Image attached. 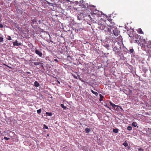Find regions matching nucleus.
Wrapping results in <instances>:
<instances>
[{
	"label": "nucleus",
	"instance_id": "nucleus-1",
	"mask_svg": "<svg viewBox=\"0 0 151 151\" xmlns=\"http://www.w3.org/2000/svg\"><path fill=\"white\" fill-rule=\"evenodd\" d=\"M109 104L114 108V109L117 111H119L121 112L123 111V109L121 106L112 103L111 101L109 102Z\"/></svg>",
	"mask_w": 151,
	"mask_h": 151
},
{
	"label": "nucleus",
	"instance_id": "nucleus-2",
	"mask_svg": "<svg viewBox=\"0 0 151 151\" xmlns=\"http://www.w3.org/2000/svg\"><path fill=\"white\" fill-rule=\"evenodd\" d=\"M112 29V31L111 30H110V33L112 34L113 33V34L116 36H117L119 35V34L120 32L117 29V28H115L114 29Z\"/></svg>",
	"mask_w": 151,
	"mask_h": 151
},
{
	"label": "nucleus",
	"instance_id": "nucleus-3",
	"mask_svg": "<svg viewBox=\"0 0 151 151\" xmlns=\"http://www.w3.org/2000/svg\"><path fill=\"white\" fill-rule=\"evenodd\" d=\"M99 28L101 30H103L105 31H109V29L107 27L102 24H99Z\"/></svg>",
	"mask_w": 151,
	"mask_h": 151
},
{
	"label": "nucleus",
	"instance_id": "nucleus-4",
	"mask_svg": "<svg viewBox=\"0 0 151 151\" xmlns=\"http://www.w3.org/2000/svg\"><path fill=\"white\" fill-rule=\"evenodd\" d=\"M35 52L37 55L39 56V57L42 58V53L40 51L37 49H35Z\"/></svg>",
	"mask_w": 151,
	"mask_h": 151
},
{
	"label": "nucleus",
	"instance_id": "nucleus-5",
	"mask_svg": "<svg viewBox=\"0 0 151 151\" xmlns=\"http://www.w3.org/2000/svg\"><path fill=\"white\" fill-rule=\"evenodd\" d=\"M85 16V15H84L83 14H79L77 15V19L79 20H82Z\"/></svg>",
	"mask_w": 151,
	"mask_h": 151
},
{
	"label": "nucleus",
	"instance_id": "nucleus-6",
	"mask_svg": "<svg viewBox=\"0 0 151 151\" xmlns=\"http://www.w3.org/2000/svg\"><path fill=\"white\" fill-rule=\"evenodd\" d=\"M146 43L147 44V47L148 50L151 51V41H148L147 42H146Z\"/></svg>",
	"mask_w": 151,
	"mask_h": 151
},
{
	"label": "nucleus",
	"instance_id": "nucleus-7",
	"mask_svg": "<svg viewBox=\"0 0 151 151\" xmlns=\"http://www.w3.org/2000/svg\"><path fill=\"white\" fill-rule=\"evenodd\" d=\"M13 43L14 46H19L21 45V43H19L18 41L17 40L13 42Z\"/></svg>",
	"mask_w": 151,
	"mask_h": 151
},
{
	"label": "nucleus",
	"instance_id": "nucleus-8",
	"mask_svg": "<svg viewBox=\"0 0 151 151\" xmlns=\"http://www.w3.org/2000/svg\"><path fill=\"white\" fill-rule=\"evenodd\" d=\"M142 70L143 72L146 73L147 71V69L146 68L144 67H142Z\"/></svg>",
	"mask_w": 151,
	"mask_h": 151
},
{
	"label": "nucleus",
	"instance_id": "nucleus-9",
	"mask_svg": "<svg viewBox=\"0 0 151 151\" xmlns=\"http://www.w3.org/2000/svg\"><path fill=\"white\" fill-rule=\"evenodd\" d=\"M132 125L134 127H137V128L138 127V126H137V124L136 122H133L132 124Z\"/></svg>",
	"mask_w": 151,
	"mask_h": 151
},
{
	"label": "nucleus",
	"instance_id": "nucleus-10",
	"mask_svg": "<svg viewBox=\"0 0 151 151\" xmlns=\"http://www.w3.org/2000/svg\"><path fill=\"white\" fill-rule=\"evenodd\" d=\"M34 84L35 86L37 87H38L40 86L39 83L36 81L34 82Z\"/></svg>",
	"mask_w": 151,
	"mask_h": 151
},
{
	"label": "nucleus",
	"instance_id": "nucleus-11",
	"mask_svg": "<svg viewBox=\"0 0 151 151\" xmlns=\"http://www.w3.org/2000/svg\"><path fill=\"white\" fill-rule=\"evenodd\" d=\"M41 63H40V62H35L33 63L35 65L37 66L38 65H40Z\"/></svg>",
	"mask_w": 151,
	"mask_h": 151
},
{
	"label": "nucleus",
	"instance_id": "nucleus-12",
	"mask_svg": "<svg viewBox=\"0 0 151 151\" xmlns=\"http://www.w3.org/2000/svg\"><path fill=\"white\" fill-rule=\"evenodd\" d=\"M100 96V99H99V101H103V98H104V96L102 95L101 94H99Z\"/></svg>",
	"mask_w": 151,
	"mask_h": 151
},
{
	"label": "nucleus",
	"instance_id": "nucleus-13",
	"mask_svg": "<svg viewBox=\"0 0 151 151\" xmlns=\"http://www.w3.org/2000/svg\"><path fill=\"white\" fill-rule=\"evenodd\" d=\"M113 49V51H118L119 50V47H118L116 46H115Z\"/></svg>",
	"mask_w": 151,
	"mask_h": 151
},
{
	"label": "nucleus",
	"instance_id": "nucleus-14",
	"mask_svg": "<svg viewBox=\"0 0 151 151\" xmlns=\"http://www.w3.org/2000/svg\"><path fill=\"white\" fill-rule=\"evenodd\" d=\"M119 129H118L115 128L113 129V132L115 133H117L118 132Z\"/></svg>",
	"mask_w": 151,
	"mask_h": 151
},
{
	"label": "nucleus",
	"instance_id": "nucleus-15",
	"mask_svg": "<svg viewBox=\"0 0 151 151\" xmlns=\"http://www.w3.org/2000/svg\"><path fill=\"white\" fill-rule=\"evenodd\" d=\"M138 32L140 34H143V32L142 31V30L141 28H139L138 29Z\"/></svg>",
	"mask_w": 151,
	"mask_h": 151
},
{
	"label": "nucleus",
	"instance_id": "nucleus-16",
	"mask_svg": "<svg viewBox=\"0 0 151 151\" xmlns=\"http://www.w3.org/2000/svg\"><path fill=\"white\" fill-rule=\"evenodd\" d=\"M91 130V129L89 128H86L85 129V131L86 133H89Z\"/></svg>",
	"mask_w": 151,
	"mask_h": 151
},
{
	"label": "nucleus",
	"instance_id": "nucleus-17",
	"mask_svg": "<svg viewBox=\"0 0 151 151\" xmlns=\"http://www.w3.org/2000/svg\"><path fill=\"white\" fill-rule=\"evenodd\" d=\"M122 145L125 147H127L128 145L126 141H125V142L122 144Z\"/></svg>",
	"mask_w": 151,
	"mask_h": 151
},
{
	"label": "nucleus",
	"instance_id": "nucleus-18",
	"mask_svg": "<svg viewBox=\"0 0 151 151\" xmlns=\"http://www.w3.org/2000/svg\"><path fill=\"white\" fill-rule=\"evenodd\" d=\"M46 115L48 116H51L52 115V114L51 112H46Z\"/></svg>",
	"mask_w": 151,
	"mask_h": 151
},
{
	"label": "nucleus",
	"instance_id": "nucleus-19",
	"mask_svg": "<svg viewBox=\"0 0 151 151\" xmlns=\"http://www.w3.org/2000/svg\"><path fill=\"white\" fill-rule=\"evenodd\" d=\"M138 148H137L138 151H144V149L141 147H138Z\"/></svg>",
	"mask_w": 151,
	"mask_h": 151
},
{
	"label": "nucleus",
	"instance_id": "nucleus-20",
	"mask_svg": "<svg viewBox=\"0 0 151 151\" xmlns=\"http://www.w3.org/2000/svg\"><path fill=\"white\" fill-rule=\"evenodd\" d=\"M60 106L64 109H65L66 108V106H64L63 104H61Z\"/></svg>",
	"mask_w": 151,
	"mask_h": 151
},
{
	"label": "nucleus",
	"instance_id": "nucleus-21",
	"mask_svg": "<svg viewBox=\"0 0 151 151\" xmlns=\"http://www.w3.org/2000/svg\"><path fill=\"white\" fill-rule=\"evenodd\" d=\"M104 47L106 48L108 50H109L108 48L109 47V44H106L104 45Z\"/></svg>",
	"mask_w": 151,
	"mask_h": 151
},
{
	"label": "nucleus",
	"instance_id": "nucleus-22",
	"mask_svg": "<svg viewBox=\"0 0 151 151\" xmlns=\"http://www.w3.org/2000/svg\"><path fill=\"white\" fill-rule=\"evenodd\" d=\"M127 129L129 131H130L132 130V127L130 126H128L127 127Z\"/></svg>",
	"mask_w": 151,
	"mask_h": 151
},
{
	"label": "nucleus",
	"instance_id": "nucleus-23",
	"mask_svg": "<svg viewBox=\"0 0 151 151\" xmlns=\"http://www.w3.org/2000/svg\"><path fill=\"white\" fill-rule=\"evenodd\" d=\"M134 50L133 48L130 49L129 50V53H133V52H134Z\"/></svg>",
	"mask_w": 151,
	"mask_h": 151
},
{
	"label": "nucleus",
	"instance_id": "nucleus-24",
	"mask_svg": "<svg viewBox=\"0 0 151 151\" xmlns=\"http://www.w3.org/2000/svg\"><path fill=\"white\" fill-rule=\"evenodd\" d=\"M37 112L38 114H40L41 112V109H40L37 110Z\"/></svg>",
	"mask_w": 151,
	"mask_h": 151
},
{
	"label": "nucleus",
	"instance_id": "nucleus-25",
	"mask_svg": "<svg viewBox=\"0 0 151 151\" xmlns=\"http://www.w3.org/2000/svg\"><path fill=\"white\" fill-rule=\"evenodd\" d=\"M6 38L8 40H12L11 38V37L9 36H7Z\"/></svg>",
	"mask_w": 151,
	"mask_h": 151
},
{
	"label": "nucleus",
	"instance_id": "nucleus-26",
	"mask_svg": "<svg viewBox=\"0 0 151 151\" xmlns=\"http://www.w3.org/2000/svg\"><path fill=\"white\" fill-rule=\"evenodd\" d=\"M32 22L34 24L37 22L36 19H34L32 20Z\"/></svg>",
	"mask_w": 151,
	"mask_h": 151
},
{
	"label": "nucleus",
	"instance_id": "nucleus-27",
	"mask_svg": "<svg viewBox=\"0 0 151 151\" xmlns=\"http://www.w3.org/2000/svg\"><path fill=\"white\" fill-rule=\"evenodd\" d=\"M43 128V129H48V127L46 125L44 124Z\"/></svg>",
	"mask_w": 151,
	"mask_h": 151
},
{
	"label": "nucleus",
	"instance_id": "nucleus-28",
	"mask_svg": "<svg viewBox=\"0 0 151 151\" xmlns=\"http://www.w3.org/2000/svg\"><path fill=\"white\" fill-rule=\"evenodd\" d=\"M3 41V38L2 37H0V42H2Z\"/></svg>",
	"mask_w": 151,
	"mask_h": 151
},
{
	"label": "nucleus",
	"instance_id": "nucleus-29",
	"mask_svg": "<svg viewBox=\"0 0 151 151\" xmlns=\"http://www.w3.org/2000/svg\"><path fill=\"white\" fill-rule=\"evenodd\" d=\"M40 66L42 68V69H44V64L42 63H41V64L40 65Z\"/></svg>",
	"mask_w": 151,
	"mask_h": 151
},
{
	"label": "nucleus",
	"instance_id": "nucleus-30",
	"mask_svg": "<svg viewBox=\"0 0 151 151\" xmlns=\"http://www.w3.org/2000/svg\"><path fill=\"white\" fill-rule=\"evenodd\" d=\"M93 94H94L96 96H98V93L96 92H95V91L94 92V93H93Z\"/></svg>",
	"mask_w": 151,
	"mask_h": 151
},
{
	"label": "nucleus",
	"instance_id": "nucleus-31",
	"mask_svg": "<svg viewBox=\"0 0 151 151\" xmlns=\"http://www.w3.org/2000/svg\"><path fill=\"white\" fill-rule=\"evenodd\" d=\"M4 139L7 140H8L9 139V138H7V137H4Z\"/></svg>",
	"mask_w": 151,
	"mask_h": 151
},
{
	"label": "nucleus",
	"instance_id": "nucleus-32",
	"mask_svg": "<svg viewBox=\"0 0 151 151\" xmlns=\"http://www.w3.org/2000/svg\"><path fill=\"white\" fill-rule=\"evenodd\" d=\"M72 76H73V77H74V78H75V79H77V77L76 76H75V75L73 74H72Z\"/></svg>",
	"mask_w": 151,
	"mask_h": 151
},
{
	"label": "nucleus",
	"instance_id": "nucleus-33",
	"mask_svg": "<svg viewBox=\"0 0 151 151\" xmlns=\"http://www.w3.org/2000/svg\"><path fill=\"white\" fill-rule=\"evenodd\" d=\"M3 27V25L2 24H1V23H0V28H2Z\"/></svg>",
	"mask_w": 151,
	"mask_h": 151
},
{
	"label": "nucleus",
	"instance_id": "nucleus-34",
	"mask_svg": "<svg viewBox=\"0 0 151 151\" xmlns=\"http://www.w3.org/2000/svg\"><path fill=\"white\" fill-rule=\"evenodd\" d=\"M129 68L130 69H132L133 68L132 66L131 65H129Z\"/></svg>",
	"mask_w": 151,
	"mask_h": 151
},
{
	"label": "nucleus",
	"instance_id": "nucleus-35",
	"mask_svg": "<svg viewBox=\"0 0 151 151\" xmlns=\"http://www.w3.org/2000/svg\"><path fill=\"white\" fill-rule=\"evenodd\" d=\"M67 148L68 147L67 146L64 147V149L66 150H67Z\"/></svg>",
	"mask_w": 151,
	"mask_h": 151
},
{
	"label": "nucleus",
	"instance_id": "nucleus-36",
	"mask_svg": "<svg viewBox=\"0 0 151 151\" xmlns=\"http://www.w3.org/2000/svg\"><path fill=\"white\" fill-rule=\"evenodd\" d=\"M54 60V61H55L56 62H58V60L57 59H55Z\"/></svg>",
	"mask_w": 151,
	"mask_h": 151
},
{
	"label": "nucleus",
	"instance_id": "nucleus-37",
	"mask_svg": "<svg viewBox=\"0 0 151 151\" xmlns=\"http://www.w3.org/2000/svg\"><path fill=\"white\" fill-rule=\"evenodd\" d=\"M91 92L93 93H94V91L92 90V89H91Z\"/></svg>",
	"mask_w": 151,
	"mask_h": 151
},
{
	"label": "nucleus",
	"instance_id": "nucleus-38",
	"mask_svg": "<svg viewBox=\"0 0 151 151\" xmlns=\"http://www.w3.org/2000/svg\"><path fill=\"white\" fill-rule=\"evenodd\" d=\"M37 61H40V60L39 58H37Z\"/></svg>",
	"mask_w": 151,
	"mask_h": 151
},
{
	"label": "nucleus",
	"instance_id": "nucleus-39",
	"mask_svg": "<svg viewBox=\"0 0 151 151\" xmlns=\"http://www.w3.org/2000/svg\"><path fill=\"white\" fill-rule=\"evenodd\" d=\"M78 1H76L75 2V3H76V4H78Z\"/></svg>",
	"mask_w": 151,
	"mask_h": 151
},
{
	"label": "nucleus",
	"instance_id": "nucleus-40",
	"mask_svg": "<svg viewBox=\"0 0 151 151\" xmlns=\"http://www.w3.org/2000/svg\"><path fill=\"white\" fill-rule=\"evenodd\" d=\"M5 66L7 67H8L9 68H10L9 67V66H8L7 65H5V64H4Z\"/></svg>",
	"mask_w": 151,
	"mask_h": 151
},
{
	"label": "nucleus",
	"instance_id": "nucleus-41",
	"mask_svg": "<svg viewBox=\"0 0 151 151\" xmlns=\"http://www.w3.org/2000/svg\"><path fill=\"white\" fill-rule=\"evenodd\" d=\"M57 82H58V83L59 84L60 83V82L59 81H57Z\"/></svg>",
	"mask_w": 151,
	"mask_h": 151
},
{
	"label": "nucleus",
	"instance_id": "nucleus-42",
	"mask_svg": "<svg viewBox=\"0 0 151 151\" xmlns=\"http://www.w3.org/2000/svg\"><path fill=\"white\" fill-rule=\"evenodd\" d=\"M47 136H49V134H47Z\"/></svg>",
	"mask_w": 151,
	"mask_h": 151
},
{
	"label": "nucleus",
	"instance_id": "nucleus-43",
	"mask_svg": "<svg viewBox=\"0 0 151 151\" xmlns=\"http://www.w3.org/2000/svg\"><path fill=\"white\" fill-rule=\"evenodd\" d=\"M49 35L50 37V35L49 34Z\"/></svg>",
	"mask_w": 151,
	"mask_h": 151
},
{
	"label": "nucleus",
	"instance_id": "nucleus-44",
	"mask_svg": "<svg viewBox=\"0 0 151 151\" xmlns=\"http://www.w3.org/2000/svg\"><path fill=\"white\" fill-rule=\"evenodd\" d=\"M105 106H106V107H107V105L106 104L105 105Z\"/></svg>",
	"mask_w": 151,
	"mask_h": 151
},
{
	"label": "nucleus",
	"instance_id": "nucleus-45",
	"mask_svg": "<svg viewBox=\"0 0 151 151\" xmlns=\"http://www.w3.org/2000/svg\"><path fill=\"white\" fill-rule=\"evenodd\" d=\"M50 42H51L52 43H53V42L52 41H50Z\"/></svg>",
	"mask_w": 151,
	"mask_h": 151
},
{
	"label": "nucleus",
	"instance_id": "nucleus-46",
	"mask_svg": "<svg viewBox=\"0 0 151 151\" xmlns=\"http://www.w3.org/2000/svg\"><path fill=\"white\" fill-rule=\"evenodd\" d=\"M92 6H93V7H95V6H93V5H92Z\"/></svg>",
	"mask_w": 151,
	"mask_h": 151
},
{
	"label": "nucleus",
	"instance_id": "nucleus-47",
	"mask_svg": "<svg viewBox=\"0 0 151 151\" xmlns=\"http://www.w3.org/2000/svg\"><path fill=\"white\" fill-rule=\"evenodd\" d=\"M117 43L118 44H119V42H117Z\"/></svg>",
	"mask_w": 151,
	"mask_h": 151
},
{
	"label": "nucleus",
	"instance_id": "nucleus-48",
	"mask_svg": "<svg viewBox=\"0 0 151 151\" xmlns=\"http://www.w3.org/2000/svg\"><path fill=\"white\" fill-rule=\"evenodd\" d=\"M119 48H120V47H121L120 46H119Z\"/></svg>",
	"mask_w": 151,
	"mask_h": 151
},
{
	"label": "nucleus",
	"instance_id": "nucleus-49",
	"mask_svg": "<svg viewBox=\"0 0 151 151\" xmlns=\"http://www.w3.org/2000/svg\"><path fill=\"white\" fill-rule=\"evenodd\" d=\"M67 1H69V0H68Z\"/></svg>",
	"mask_w": 151,
	"mask_h": 151
},
{
	"label": "nucleus",
	"instance_id": "nucleus-50",
	"mask_svg": "<svg viewBox=\"0 0 151 151\" xmlns=\"http://www.w3.org/2000/svg\"><path fill=\"white\" fill-rule=\"evenodd\" d=\"M90 18L91 19V17H90Z\"/></svg>",
	"mask_w": 151,
	"mask_h": 151
},
{
	"label": "nucleus",
	"instance_id": "nucleus-51",
	"mask_svg": "<svg viewBox=\"0 0 151 151\" xmlns=\"http://www.w3.org/2000/svg\"><path fill=\"white\" fill-rule=\"evenodd\" d=\"M108 108H109V109H110V108H109V107H108Z\"/></svg>",
	"mask_w": 151,
	"mask_h": 151
},
{
	"label": "nucleus",
	"instance_id": "nucleus-52",
	"mask_svg": "<svg viewBox=\"0 0 151 151\" xmlns=\"http://www.w3.org/2000/svg\"><path fill=\"white\" fill-rule=\"evenodd\" d=\"M108 108H109V109H110V108H109V107H108Z\"/></svg>",
	"mask_w": 151,
	"mask_h": 151
},
{
	"label": "nucleus",
	"instance_id": "nucleus-53",
	"mask_svg": "<svg viewBox=\"0 0 151 151\" xmlns=\"http://www.w3.org/2000/svg\"><path fill=\"white\" fill-rule=\"evenodd\" d=\"M108 108H109V109H110V108H109V107H108Z\"/></svg>",
	"mask_w": 151,
	"mask_h": 151
},
{
	"label": "nucleus",
	"instance_id": "nucleus-54",
	"mask_svg": "<svg viewBox=\"0 0 151 151\" xmlns=\"http://www.w3.org/2000/svg\"><path fill=\"white\" fill-rule=\"evenodd\" d=\"M130 147H129L128 148V149H129Z\"/></svg>",
	"mask_w": 151,
	"mask_h": 151
}]
</instances>
